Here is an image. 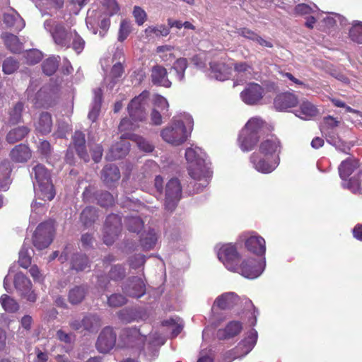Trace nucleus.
I'll use <instances>...</instances> for the list:
<instances>
[{
    "label": "nucleus",
    "instance_id": "nucleus-1",
    "mask_svg": "<svg viewBox=\"0 0 362 362\" xmlns=\"http://www.w3.org/2000/svg\"><path fill=\"white\" fill-rule=\"evenodd\" d=\"M218 259L226 268L231 272H237L247 279H255L259 276L265 269L264 260L257 263L252 269L247 267L255 260H243L239 265V254L235 246L231 243L218 244L216 247Z\"/></svg>",
    "mask_w": 362,
    "mask_h": 362
},
{
    "label": "nucleus",
    "instance_id": "nucleus-2",
    "mask_svg": "<svg viewBox=\"0 0 362 362\" xmlns=\"http://www.w3.org/2000/svg\"><path fill=\"white\" fill-rule=\"evenodd\" d=\"M185 159L189 176L197 182L194 185L195 192L199 193L209 185L211 177L206 153L201 148L192 146L185 151Z\"/></svg>",
    "mask_w": 362,
    "mask_h": 362
},
{
    "label": "nucleus",
    "instance_id": "nucleus-3",
    "mask_svg": "<svg viewBox=\"0 0 362 362\" xmlns=\"http://www.w3.org/2000/svg\"><path fill=\"white\" fill-rule=\"evenodd\" d=\"M194 125L191 115L183 113L175 117L173 121L160 132V136L168 144L180 146L189 136Z\"/></svg>",
    "mask_w": 362,
    "mask_h": 362
},
{
    "label": "nucleus",
    "instance_id": "nucleus-4",
    "mask_svg": "<svg viewBox=\"0 0 362 362\" xmlns=\"http://www.w3.org/2000/svg\"><path fill=\"white\" fill-rule=\"evenodd\" d=\"M149 99L150 93L144 90L131 100L127 106V111L132 122L128 118L122 119L119 125V130L121 132L134 130L138 127L137 122L146 118Z\"/></svg>",
    "mask_w": 362,
    "mask_h": 362
},
{
    "label": "nucleus",
    "instance_id": "nucleus-5",
    "mask_svg": "<svg viewBox=\"0 0 362 362\" xmlns=\"http://www.w3.org/2000/svg\"><path fill=\"white\" fill-rule=\"evenodd\" d=\"M35 196L44 201H50L55 196L50 173L42 165H35L31 172Z\"/></svg>",
    "mask_w": 362,
    "mask_h": 362
},
{
    "label": "nucleus",
    "instance_id": "nucleus-6",
    "mask_svg": "<svg viewBox=\"0 0 362 362\" xmlns=\"http://www.w3.org/2000/svg\"><path fill=\"white\" fill-rule=\"evenodd\" d=\"M44 28L51 34L57 46L66 49L70 47L73 30H66L63 25L57 23L52 19L45 21Z\"/></svg>",
    "mask_w": 362,
    "mask_h": 362
},
{
    "label": "nucleus",
    "instance_id": "nucleus-7",
    "mask_svg": "<svg viewBox=\"0 0 362 362\" xmlns=\"http://www.w3.org/2000/svg\"><path fill=\"white\" fill-rule=\"evenodd\" d=\"M22 250L19 251V259L10 267L8 275L5 277L4 281V288L8 292L12 291V287L9 285L10 282H13V288L21 296L23 294V274L21 268L23 267V262L21 260Z\"/></svg>",
    "mask_w": 362,
    "mask_h": 362
},
{
    "label": "nucleus",
    "instance_id": "nucleus-8",
    "mask_svg": "<svg viewBox=\"0 0 362 362\" xmlns=\"http://www.w3.org/2000/svg\"><path fill=\"white\" fill-rule=\"evenodd\" d=\"M250 160L257 171L264 174L273 172L279 164V158L264 156L259 151L253 153Z\"/></svg>",
    "mask_w": 362,
    "mask_h": 362
},
{
    "label": "nucleus",
    "instance_id": "nucleus-9",
    "mask_svg": "<svg viewBox=\"0 0 362 362\" xmlns=\"http://www.w3.org/2000/svg\"><path fill=\"white\" fill-rule=\"evenodd\" d=\"M182 192L178 179L172 178L167 182L165 189V206L168 210L172 211L175 208L182 197Z\"/></svg>",
    "mask_w": 362,
    "mask_h": 362
},
{
    "label": "nucleus",
    "instance_id": "nucleus-10",
    "mask_svg": "<svg viewBox=\"0 0 362 362\" xmlns=\"http://www.w3.org/2000/svg\"><path fill=\"white\" fill-rule=\"evenodd\" d=\"M264 95V88L258 83H251L240 93L243 103L249 105L259 104Z\"/></svg>",
    "mask_w": 362,
    "mask_h": 362
},
{
    "label": "nucleus",
    "instance_id": "nucleus-11",
    "mask_svg": "<svg viewBox=\"0 0 362 362\" xmlns=\"http://www.w3.org/2000/svg\"><path fill=\"white\" fill-rule=\"evenodd\" d=\"M257 340V332L252 329L247 336L242 340L238 345L230 351L233 359L241 358L246 356L254 348Z\"/></svg>",
    "mask_w": 362,
    "mask_h": 362
},
{
    "label": "nucleus",
    "instance_id": "nucleus-12",
    "mask_svg": "<svg viewBox=\"0 0 362 362\" xmlns=\"http://www.w3.org/2000/svg\"><path fill=\"white\" fill-rule=\"evenodd\" d=\"M124 293L132 298H141L146 293V284L141 277L129 278L122 286Z\"/></svg>",
    "mask_w": 362,
    "mask_h": 362
},
{
    "label": "nucleus",
    "instance_id": "nucleus-13",
    "mask_svg": "<svg viewBox=\"0 0 362 362\" xmlns=\"http://www.w3.org/2000/svg\"><path fill=\"white\" fill-rule=\"evenodd\" d=\"M116 333L110 327H105L96 341V349L100 353H107L115 346Z\"/></svg>",
    "mask_w": 362,
    "mask_h": 362
},
{
    "label": "nucleus",
    "instance_id": "nucleus-14",
    "mask_svg": "<svg viewBox=\"0 0 362 362\" xmlns=\"http://www.w3.org/2000/svg\"><path fill=\"white\" fill-rule=\"evenodd\" d=\"M54 235V228H36L33 237V245L39 250L45 249L52 243Z\"/></svg>",
    "mask_w": 362,
    "mask_h": 362
},
{
    "label": "nucleus",
    "instance_id": "nucleus-15",
    "mask_svg": "<svg viewBox=\"0 0 362 362\" xmlns=\"http://www.w3.org/2000/svg\"><path fill=\"white\" fill-rule=\"evenodd\" d=\"M144 221L139 216H131L122 218L116 214H110L105 221V226H144Z\"/></svg>",
    "mask_w": 362,
    "mask_h": 362
},
{
    "label": "nucleus",
    "instance_id": "nucleus-16",
    "mask_svg": "<svg viewBox=\"0 0 362 362\" xmlns=\"http://www.w3.org/2000/svg\"><path fill=\"white\" fill-rule=\"evenodd\" d=\"M127 139H130V133H124L121 135L120 141L113 145L107 153L106 158L107 160L119 159L128 153L129 144L126 141Z\"/></svg>",
    "mask_w": 362,
    "mask_h": 362
},
{
    "label": "nucleus",
    "instance_id": "nucleus-17",
    "mask_svg": "<svg viewBox=\"0 0 362 362\" xmlns=\"http://www.w3.org/2000/svg\"><path fill=\"white\" fill-rule=\"evenodd\" d=\"M260 154L264 156H269L274 158H279V154L281 151V144L278 138L271 136L262 141L259 147Z\"/></svg>",
    "mask_w": 362,
    "mask_h": 362
},
{
    "label": "nucleus",
    "instance_id": "nucleus-18",
    "mask_svg": "<svg viewBox=\"0 0 362 362\" xmlns=\"http://www.w3.org/2000/svg\"><path fill=\"white\" fill-rule=\"evenodd\" d=\"M71 327L76 330H86L93 332L98 331L101 326L100 319L97 315H88L81 320H74L70 324Z\"/></svg>",
    "mask_w": 362,
    "mask_h": 362
},
{
    "label": "nucleus",
    "instance_id": "nucleus-19",
    "mask_svg": "<svg viewBox=\"0 0 362 362\" xmlns=\"http://www.w3.org/2000/svg\"><path fill=\"white\" fill-rule=\"evenodd\" d=\"M245 246L250 252L258 257H265L266 243L262 237L256 234L251 235L245 240Z\"/></svg>",
    "mask_w": 362,
    "mask_h": 362
},
{
    "label": "nucleus",
    "instance_id": "nucleus-20",
    "mask_svg": "<svg viewBox=\"0 0 362 362\" xmlns=\"http://www.w3.org/2000/svg\"><path fill=\"white\" fill-rule=\"evenodd\" d=\"M240 299L234 292H227L218 296L214 303V308L229 310L239 304Z\"/></svg>",
    "mask_w": 362,
    "mask_h": 362
},
{
    "label": "nucleus",
    "instance_id": "nucleus-21",
    "mask_svg": "<svg viewBox=\"0 0 362 362\" xmlns=\"http://www.w3.org/2000/svg\"><path fill=\"white\" fill-rule=\"evenodd\" d=\"M317 18L320 19V22L322 23L321 26L326 29H330L334 26L344 27L346 25L347 22L343 16L336 13H325L323 12H318Z\"/></svg>",
    "mask_w": 362,
    "mask_h": 362
},
{
    "label": "nucleus",
    "instance_id": "nucleus-22",
    "mask_svg": "<svg viewBox=\"0 0 362 362\" xmlns=\"http://www.w3.org/2000/svg\"><path fill=\"white\" fill-rule=\"evenodd\" d=\"M298 102V98L294 94L284 93L275 98L274 105L276 110L286 111L288 108L296 107Z\"/></svg>",
    "mask_w": 362,
    "mask_h": 362
},
{
    "label": "nucleus",
    "instance_id": "nucleus-23",
    "mask_svg": "<svg viewBox=\"0 0 362 362\" xmlns=\"http://www.w3.org/2000/svg\"><path fill=\"white\" fill-rule=\"evenodd\" d=\"M138 234H139L140 244L144 250H149L154 247L158 240L154 228H141V230L138 231Z\"/></svg>",
    "mask_w": 362,
    "mask_h": 362
},
{
    "label": "nucleus",
    "instance_id": "nucleus-24",
    "mask_svg": "<svg viewBox=\"0 0 362 362\" xmlns=\"http://www.w3.org/2000/svg\"><path fill=\"white\" fill-rule=\"evenodd\" d=\"M319 114V109L308 100L303 101L295 111L296 116L304 120H310Z\"/></svg>",
    "mask_w": 362,
    "mask_h": 362
},
{
    "label": "nucleus",
    "instance_id": "nucleus-25",
    "mask_svg": "<svg viewBox=\"0 0 362 362\" xmlns=\"http://www.w3.org/2000/svg\"><path fill=\"white\" fill-rule=\"evenodd\" d=\"M151 78L154 85L165 88L171 86V81L168 79L167 70L162 66L156 65L151 69Z\"/></svg>",
    "mask_w": 362,
    "mask_h": 362
},
{
    "label": "nucleus",
    "instance_id": "nucleus-26",
    "mask_svg": "<svg viewBox=\"0 0 362 362\" xmlns=\"http://www.w3.org/2000/svg\"><path fill=\"white\" fill-rule=\"evenodd\" d=\"M259 138L255 134H251L249 131L247 133H243V128L239 134L238 139V146L240 149L244 152L252 151L256 146Z\"/></svg>",
    "mask_w": 362,
    "mask_h": 362
},
{
    "label": "nucleus",
    "instance_id": "nucleus-27",
    "mask_svg": "<svg viewBox=\"0 0 362 362\" xmlns=\"http://www.w3.org/2000/svg\"><path fill=\"white\" fill-rule=\"evenodd\" d=\"M211 76L218 81H225L232 74V68L223 63L211 62L210 64Z\"/></svg>",
    "mask_w": 362,
    "mask_h": 362
},
{
    "label": "nucleus",
    "instance_id": "nucleus-28",
    "mask_svg": "<svg viewBox=\"0 0 362 362\" xmlns=\"http://www.w3.org/2000/svg\"><path fill=\"white\" fill-rule=\"evenodd\" d=\"M36 131L42 134H47L51 132L52 127V115L47 112H42L35 122Z\"/></svg>",
    "mask_w": 362,
    "mask_h": 362
},
{
    "label": "nucleus",
    "instance_id": "nucleus-29",
    "mask_svg": "<svg viewBox=\"0 0 362 362\" xmlns=\"http://www.w3.org/2000/svg\"><path fill=\"white\" fill-rule=\"evenodd\" d=\"M73 144L78 156L85 162L89 161V155L86 148L85 135L81 132H75Z\"/></svg>",
    "mask_w": 362,
    "mask_h": 362
},
{
    "label": "nucleus",
    "instance_id": "nucleus-30",
    "mask_svg": "<svg viewBox=\"0 0 362 362\" xmlns=\"http://www.w3.org/2000/svg\"><path fill=\"white\" fill-rule=\"evenodd\" d=\"M243 327L240 322L232 321L229 322L224 329L218 330L217 337L220 339H225L238 334Z\"/></svg>",
    "mask_w": 362,
    "mask_h": 362
},
{
    "label": "nucleus",
    "instance_id": "nucleus-31",
    "mask_svg": "<svg viewBox=\"0 0 362 362\" xmlns=\"http://www.w3.org/2000/svg\"><path fill=\"white\" fill-rule=\"evenodd\" d=\"M358 167V161L355 159L347 158L342 161L338 168L342 181L346 180Z\"/></svg>",
    "mask_w": 362,
    "mask_h": 362
},
{
    "label": "nucleus",
    "instance_id": "nucleus-32",
    "mask_svg": "<svg viewBox=\"0 0 362 362\" xmlns=\"http://www.w3.org/2000/svg\"><path fill=\"white\" fill-rule=\"evenodd\" d=\"M122 337L127 339V346H134V344L139 345L147 339L146 336L141 334L136 328L124 330L122 334Z\"/></svg>",
    "mask_w": 362,
    "mask_h": 362
},
{
    "label": "nucleus",
    "instance_id": "nucleus-33",
    "mask_svg": "<svg viewBox=\"0 0 362 362\" xmlns=\"http://www.w3.org/2000/svg\"><path fill=\"white\" fill-rule=\"evenodd\" d=\"M102 178L107 185L119 180L120 173L118 168L112 164L106 165L102 172Z\"/></svg>",
    "mask_w": 362,
    "mask_h": 362
},
{
    "label": "nucleus",
    "instance_id": "nucleus-34",
    "mask_svg": "<svg viewBox=\"0 0 362 362\" xmlns=\"http://www.w3.org/2000/svg\"><path fill=\"white\" fill-rule=\"evenodd\" d=\"M11 173V165L8 161L0 163V189L6 191L11 184L10 175Z\"/></svg>",
    "mask_w": 362,
    "mask_h": 362
},
{
    "label": "nucleus",
    "instance_id": "nucleus-35",
    "mask_svg": "<svg viewBox=\"0 0 362 362\" xmlns=\"http://www.w3.org/2000/svg\"><path fill=\"white\" fill-rule=\"evenodd\" d=\"M264 124V121L259 117H254L250 119L243 127V133L248 131L255 136L260 137V132Z\"/></svg>",
    "mask_w": 362,
    "mask_h": 362
},
{
    "label": "nucleus",
    "instance_id": "nucleus-36",
    "mask_svg": "<svg viewBox=\"0 0 362 362\" xmlns=\"http://www.w3.org/2000/svg\"><path fill=\"white\" fill-rule=\"evenodd\" d=\"M148 339L150 340L149 349H151V354L146 353V355L148 359L152 360L158 356V351L157 347L164 344L165 338L158 333H153L149 335Z\"/></svg>",
    "mask_w": 362,
    "mask_h": 362
},
{
    "label": "nucleus",
    "instance_id": "nucleus-37",
    "mask_svg": "<svg viewBox=\"0 0 362 362\" xmlns=\"http://www.w3.org/2000/svg\"><path fill=\"white\" fill-rule=\"evenodd\" d=\"M2 39L6 47L13 53H20L22 49V44L18 37L11 33L2 34Z\"/></svg>",
    "mask_w": 362,
    "mask_h": 362
},
{
    "label": "nucleus",
    "instance_id": "nucleus-38",
    "mask_svg": "<svg viewBox=\"0 0 362 362\" xmlns=\"http://www.w3.org/2000/svg\"><path fill=\"white\" fill-rule=\"evenodd\" d=\"M123 71V66L120 62H116L113 65L111 69L110 76H106L104 79L105 83H107L106 86L107 90H111L113 88L115 84V79L122 76Z\"/></svg>",
    "mask_w": 362,
    "mask_h": 362
},
{
    "label": "nucleus",
    "instance_id": "nucleus-39",
    "mask_svg": "<svg viewBox=\"0 0 362 362\" xmlns=\"http://www.w3.org/2000/svg\"><path fill=\"white\" fill-rule=\"evenodd\" d=\"M102 101V89L98 88L94 90V98L88 113V118L92 122L95 121L99 112L100 110V105Z\"/></svg>",
    "mask_w": 362,
    "mask_h": 362
},
{
    "label": "nucleus",
    "instance_id": "nucleus-40",
    "mask_svg": "<svg viewBox=\"0 0 362 362\" xmlns=\"http://www.w3.org/2000/svg\"><path fill=\"white\" fill-rule=\"evenodd\" d=\"M98 218L97 211L93 207H86L81 214V221L84 226H89L93 223Z\"/></svg>",
    "mask_w": 362,
    "mask_h": 362
},
{
    "label": "nucleus",
    "instance_id": "nucleus-41",
    "mask_svg": "<svg viewBox=\"0 0 362 362\" xmlns=\"http://www.w3.org/2000/svg\"><path fill=\"white\" fill-rule=\"evenodd\" d=\"M119 318L124 322L129 323L134 321H139L141 318L140 313L134 309H124L118 313Z\"/></svg>",
    "mask_w": 362,
    "mask_h": 362
},
{
    "label": "nucleus",
    "instance_id": "nucleus-42",
    "mask_svg": "<svg viewBox=\"0 0 362 362\" xmlns=\"http://www.w3.org/2000/svg\"><path fill=\"white\" fill-rule=\"evenodd\" d=\"M170 33V30L164 25L157 26H148L145 30V34L148 37L167 36Z\"/></svg>",
    "mask_w": 362,
    "mask_h": 362
},
{
    "label": "nucleus",
    "instance_id": "nucleus-43",
    "mask_svg": "<svg viewBox=\"0 0 362 362\" xmlns=\"http://www.w3.org/2000/svg\"><path fill=\"white\" fill-rule=\"evenodd\" d=\"M341 185L344 188L348 189L353 193H360L361 192V177L357 175L349 180H343Z\"/></svg>",
    "mask_w": 362,
    "mask_h": 362
},
{
    "label": "nucleus",
    "instance_id": "nucleus-44",
    "mask_svg": "<svg viewBox=\"0 0 362 362\" xmlns=\"http://www.w3.org/2000/svg\"><path fill=\"white\" fill-rule=\"evenodd\" d=\"M0 304L4 310L8 313H14L19 309L18 303L6 294H3L0 297Z\"/></svg>",
    "mask_w": 362,
    "mask_h": 362
},
{
    "label": "nucleus",
    "instance_id": "nucleus-45",
    "mask_svg": "<svg viewBox=\"0 0 362 362\" xmlns=\"http://www.w3.org/2000/svg\"><path fill=\"white\" fill-rule=\"evenodd\" d=\"M188 63L186 58L177 59L173 66V69L175 71L176 78L179 81H182L185 78V72L187 67Z\"/></svg>",
    "mask_w": 362,
    "mask_h": 362
},
{
    "label": "nucleus",
    "instance_id": "nucleus-46",
    "mask_svg": "<svg viewBox=\"0 0 362 362\" xmlns=\"http://www.w3.org/2000/svg\"><path fill=\"white\" fill-rule=\"evenodd\" d=\"M349 35L351 41L362 44V22L354 21L349 30Z\"/></svg>",
    "mask_w": 362,
    "mask_h": 362
},
{
    "label": "nucleus",
    "instance_id": "nucleus-47",
    "mask_svg": "<svg viewBox=\"0 0 362 362\" xmlns=\"http://www.w3.org/2000/svg\"><path fill=\"white\" fill-rule=\"evenodd\" d=\"M174 49V47L170 45H162L158 47L156 51L162 61L170 62L175 58L173 53Z\"/></svg>",
    "mask_w": 362,
    "mask_h": 362
},
{
    "label": "nucleus",
    "instance_id": "nucleus-48",
    "mask_svg": "<svg viewBox=\"0 0 362 362\" xmlns=\"http://www.w3.org/2000/svg\"><path fill=\"white\" fill-rule=\"evenodd\" d=\"M130 140L135 142L139 148L144 152H151L154 148L149 141L139 135L130 133Z\"/></svg>",
    "mask_w": 362,
    "mask_h": 362
},
{
    "label": "nucleus",
    "instance_id": "nucleus-49",
    "mask_svg": "<svg viewBox=\"0 0 362 362\" xmlns=\"http://www.w3.org/2000/svg\"><path fill=\"white\" fill-rule=\"evenodd\" d=\"M235 74L238 76L250 78L252 74V67L246 62H240L234 64Z\"/></svg>",
    "mask_w": 362,
    "mask_h": 362
},
{
    "label": "nucleus",
    "instance_id": "nucleus-50",
    "mask_svg": "<svg viewBox=\"0 0 362 362\" xmlns=\"http://www.w3.org/2000/svg\"><path fill=\"white\" fill-rule=\"evenodd\" d=\"M59 57H52L47 59L42 64V71L47 75H52L57 69L59 66Z\"/></svg>",
    "mask_w": 362,
    "mask_h": 362
},
{
    "label": "nucleus",
    "instance_id": "nucleus-51",
    "mask_svg": "<svg viewBox=\"0 0 362 362\" xmlns=\"http://www.w3.org/2000/svg\"><path fill=\"white\" fill-rule=\"evenodd\" d=\"M42 53L37 49H29L24 51V59L26 63L35 64L38 63L42 59Z\"/></svg>",
    "mask_w": 362,
    "mask_h": 362
},
{
    "label": "nucleus",
    "instance_id": "nucleus-52",
    "mask_svg": "<svg viewBox=\"0 0 362 362\" xmlns=\"http://www.w3.org/2000/svg\"><path fill=\"white\" fill-rule=\"evenodd\" d=\"M71 42L70 47H71L76 53L80 54L83 52L86 45L85 40L75 30H73Z\"/></svg>",
    "mask_w": 362,
    "mask_h": 362
},
{
    "label": "nucleus",
    "instance_id": "nucleus-53",
    "mask_svg": "<svg viewBox=\"0 0 362 362\" xmlns=\"http://www.w3.org/2000/svg\"><path fill=\"white\" fill-rule=\"evenodd\" d=\"M151 100L154 107L153 109L160 110L163 115H165V111L168 112L169 104L165 98L158 94H154Z\"/></svg>",
    "mask_w": 362,
    "mask_h": 362
},
{
    "label": "nucleus",
    "instance_id": "nucleus-54",
    "mask_svg": "<svg viewBox=\"0 0 362 362\" xmlns=\"http://www.w3.org/2000/svg\"><path fill=\"white\" fill-rule=\"evenodd\" d=\"M88 264V260L86 256L77 255L71 261V267L76 271H83L89 267Z\"/></svg>",
    "mask_w": 362,
    "mask_h": 362
},
{
    "label": "nucleus",
    "instance_id": "nucleus-55",
    "mask_svg": "<svg viewBox=\"0 0 362 362\" xmlns=\"http://www.w3.org/2000/svg\"><path fill=\"white\" fill-rule=\"evenodd\" d=\"M85 288L81 286H77L71 289L69 292V299L72 304L80 303L85 296Z\"/></svg>",
    "mask_w": 362,
    "mask_h": 362
},
{
    "label": "nucleus",
    "instance_id": "nucleus-56",
    "mask_svg": "<svg viewBox=\"0 0 362 362\" xmlns=\"http://www.w3.org/2000/svg\"><path fill=\"white\" fill-rule=\"evenodd\" d=\"M19 67V62L13 57L6 58L2 64V70L5 74L14 73Z\"/></svg>",
    "mask_w": 362,
    "mask_h": 362
},
{
    "label": "nucleus",
    "instance_id": "nucleus-57",
    "mask_svg": "<svg viewBox=\"0 0 362 362\" xmlns=\"http://www.w3.org/2000/svg\"><path fill=\"white\" fill-rule=\"evenodd\" d=\"M317 7L314 4L311 5L306 4H299L295 7L294 12L296 15L304 16L313 14L317 12Z\"/></svg>",
    "mask_w": 362,
    "mask_h": 362
},
{
    "label": "nucleus",
    "instance_id": "nucleus-58",
    "mask_svg": "<svg viewBox=\"0 0 362 362\" xmlns=\"http://www.w3.org/2000/svg\"><path fill=\"white\" fill-rule=\"evenodd\" d=\"M132 31V26L129 21L124 19L121 21L118 32L117 40L119 42L125 40Z\"/></svg>",
    "mask_w": 362,
    "mask_h": 362
},
{
    "label": "nucleus",
    "instance_id": "nucleus-59",
    "mask_svg": "<svg viewBox=\"0 0 362 362\" xmlns=\"http://www.w3.org/2000/svg\"><path fill=\"white\" fill-rule=\"evenodd\" d=\"M23 112V103L18 102L10 112L9 122L11 124H16L18 123L22 117Z\"/></svg>",
    "mask_w": 362,
    "mask_h": 362
},
{
    "label": "nucleus",
    "instance_id": "nucleus-60",
    "mask_svg": "<svg viewBox=\"0 0 362 362\" xmlns=\"http://www.w3.org/2000/svg\"><path fill=\"white\" fill-rule=\"evenodd\" d=\"M103 6L109 16L117 14L119 11V7L116 0H103Z\"/></svg>",
    "mask_w": 362,
    "mask_h": 362
},
{
    "label": "nucleus",
    "instance_id": "nucleus-61",
    "mask_svg": "<svg viewBox=\"0 0 362 362\" xmlns=\"http://www.w3.org/2000/svg\"><path fill=\"white\" fill-rule=\"evenodd\" d=\"M98 202L101 206L107 207L115 202L113 196L109 192H103L98 195Z\"/></svg>",
    "mask_w": 362,
    "mask_h": 362
},
{
    "label": "nucleus",
    "instance_id": "nucleus-62",
    "mask_svg": "<svg viewBox=\"0 0 362 362\" xmlns=\"http://www.w3.org/2000/svg\"><path fill=\"white\" fill-rule=\"evenodd\" d=\"M23 139V129L18 127L11 129L6 136V140L10 144H14Z\"/></svg>",
    "mask_w": 362,
    "mask_h": 362
},
{
    "label": "nucleus",
    "instance_id": "nucleus-63",
    "mask_svg": "<svg viewBox=\"0 0 362 362\" xmlns=\"http://www.w3.org/2000/svg\"><path fill=\"white\" fill-rule=\"evenodd\" d=\"M107 302L111 307H119L127 303V299L121 294H113L108 298Z\"/></svg>",
    "mask_w": 362,
    "mask_h": 362
},
{
    "label": "nucleus",
    "instance_id": "nucleus-64",
    "mask_svg": "<svg viewBox=\"0 0 362 362\" xmlns=\"http://www.w3.org/2000/svg\"><path fill=\"white\" fill-rule=\"evenodd\" d=\"M129 262L130 267L136 269L144 266L146 262V257L141 254L136 255L130 257Z\"/></svg>",
    "mask_w": 362,
    "mask_h": 362
}]
</instances>
